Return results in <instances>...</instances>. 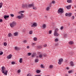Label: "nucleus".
I'll list each match as a JSON object with an SVG mask.
<instances>
[{
    "instance_id": "obj_6",
    "label": "nucleus",
    "mask_w": 76,
    "mask_h": 76,
    "mask_svg": "<svg viewBox=\"0 0 76 76\" xmlns=\"http://www.w3.org/2000/svg\"><path fill=\"white\" fill-rule=\"evenodd\" d=\"M58 61V64L60 65L61 64V63L63 62V59L61 58Z\"/></svg>"
},
{
    "instance_id": "obj_3",
    "label": "nucleus",
    "mask_w": 76,
    "mask_h": 76,
    "mask_svg": "<svg viewBox=\"0 0 76 76\" xmlns=\"http://www.w3.org/2000/svg\"><path fill=\"white\" fill-rule=\"evenodd\" d=\"M29 7H33V10H37V8L36 7H34V4H29Z\"/></svg>"
},
{
    "instance_id": "obj_60",
    "label": "nucleus",
    "mask_w": 76,
    "mask_h": 76,
    "mask_svg": "<svg viewBox=\"0 0 76 76\" xmlns=\"http://www.w3.org/2000/svg\"><path fill=\"white\" fill-rule=\"evenodd\" d=\"M18 72L19 73V70H18Z\"/></svg>"
},
{
    "instance_id": "obj_16",
    "label": "nucleus",
    "mask_w": 76,
    "mask_h": 76,
    "mask_svg": "<svg viewBox=\"0 0 76 76\" xmlns=\"http://www.w3.org/2000/svg\"><path fill=\"white\" fill-rule=\"evenodd\" d=\"M15 48L16 50H17V51H18L19 50V48L18 47H15Z\"/></svg>"
},
{
    "instance_id": "obj_62",
    "label": "nucleus",
    "mask_w": 76,
    "mask_h": 76,
    "mask_svg": "<svg viewBox=\"0 0 76 76\" xmlns=\"http://www.w3.org/2000/svg\"><path fill=\"white\" fill-rule=\"evenodd\" d=\"M20 72H21L20 70L19 69V73H20Z\"/></svg>"
},
{
    "instance_id": "obj_28",
    "label": "nucleus",
    "mask_w": 76,
    "mask_h": 76,
    "mask_svg": "<svg viewBox=\"0 0 76 76\" xmlns=\"http://www.w3.org/2000/svg\"><path fill=\"white\" fill-rule=\"evenodd\" d=\"M58 31V29L57 28H56L55 29L54 32H57Z\"/></svg>"
},
{
    "instance_id": "obj_49",
    "label": "nucleus",
    "mask_w": 76,
    "mask_h": 76,
    "mask_svg": "<svg viewBox=\"0 0 76 76\" xmlns=\"http://www.w3.org/2000/svg\"><path fill=\"white\" fill-rule=\"evenodd\" d=\"M52 3H53V4H55L56 2H55V1H52Z\"/></svg>"
},
{
    "instance_id": "obj_10",
    "label": "nucleus",
    "mask_w": 76,
    "mask_h": 76,
    "mask_svg": "<svg viewBox=\"0 0 76 76\" xmlns=\"http://www.w3.org/2000/svg\"><path fill=\"white\" fill-rule=\"evenodd\" d=\"M54 36L55 37H57L59 34H58L57 32H54Z\"/></svg>"
},
{
    "instance_id": "obj_18",
    "label": "nucleus",
    "mask_w": 76,
    "mask_h": 76,
    "mask_svg": "<svg viewBox=\"0 0 76 76\" xmlns=\"http://www.w3.org/2000/svg\"><path fill=\"white\" fill-rule=\"evenodd\" d=\"M41 72V71L40 70H39L38 69H37L36 70V72L37 73H39Z\"/></svg>"
},
{
    "instance_id": "obj_51",
    "label": "nucleus",
    "mask_w": 76,
    "mask_h": 76,
    "mask_svg": "<svg viewBox=\"0 0 76 76\" xmlns=\"http://www.w3.org/2000/svg\"><path fill=\"white\" fill-rule=\"evenodd\" d=\"M3 54V52H2L1 53H0V55H2Z\"/></svg>"
},
{
    "instance_id": "obj_9",
    "label": "nucleus",
    "mask_w": 76,
    "mask_h": 76,
    "mask_svg": "<svg viewBox=\"0 0 76 76\" xmlns=\"http://www.w3.org/2000/svg\"><path fill=\"white\" fill-rule=\"evenodd\" d=\"M46 26H47L46 24H44L42 26V28L43 29H45V28H46Z\"/></svg>"
},
{
    "instance_id": "obj_54",
    "label": "nucleus",
    "mask_w": 76,
    "mask_h": 76,
    "mask_svg": "<svg viewBox=\"0 0 76 76\" xmlns=\"http://www.w3.org/2000/svg\"><path fill=\"white\" fill-rule=\"evenodd\" d=\"M29 48H30L29 47V46H28L27 47V49H29Z\"/></svg>"
},
{
    "instance_id": "obj_19",
    "label": "nucleus",
    "mask_w": 76,
    "mask_h": 76,
    "mask_svg": "<svg viewBox=\"0 0 76 76\" xmlns=\"http://www.w3.org/2000/svg\"><path fill=\"white\" fill-rule=\"evenodd\" d=\"M67 1L68 3H71L72 2V0H67Z\"/></svg>"
},
{
    "instance_id": "obj_41",
    "label": "nucleus",
    "mask_w": 76,
    "mask_h": 76,
    "mask_svg": "<svg viewBox=\"0 0 76 76\" xmlns=\"http://www.w3.org/2000/svg\"><path fill=\"white\" fill-rule=\"evenodd\" d=\"M10 16H11V17H14V15H13V14H11Z\"/></svg>"
},
{
    "instance_id": "obj_27",
    "label": "nucleus",
    "mask_w": 76,
    "mask_h": 76,
    "mask_svg": "<svg viewBox=\"0 0 76 76\" xmlns=\"http://www.w3.org/2000/svg\"><path fill=\"white\" fill-rule=\"evenodd\" d=\"M50 7H47V8H46V10H47V11H49V9H50Z\"/></svg>"
},
{
    "instance_id": "obj_5",
    "label": "nucleus",
    "mask_w": 76,
    "mask_h": 76,
    "mask_svg": "<svg viewBox=\"0 0 76 76\" xmlns=\"http://www.w3.org/2000/svg\"><path fill=\"white\" fill-rule=\"evenodd\" d=\"M19 19H22V18H25V15L24 14L22 13L19 14Z\"/></svg>"
},
{
    "instance_id": "obj_56",
    "label": "nucleus",
    "mask_w": 76,
    "mask_h": 76,
    "mask_svg": "<svg viewBox=\"0 0 76 76\" xmlns=\"http://www.w3.org/2000/svg\"><path fill=\"white\" fill-rule=\"evenodd\" d=\"M66 69H67V70H69V68L67 67Z\"/></svg>"
},
{
    "instance_id": "obj_38",
    "label": "nucleus",
    "mask_w": 76,
    "mask_h": 76,
    "mask_svg": "<svg viewBox=\"0 0 76 76\" xmlns=\"http://www.w3.org/2000/svg\"><path fill=\"white\" fill-rule=\"evenodd\" d=\"M72 20H73V19H75V16H72Z\"/></svg>"
},
{
    "instance_id": "obj_12",
    "label": "nucleus",
    "mask_w": 76,
    "mask_h": 76,
    "mask_svg": "<svg viewBox=\"0 0 76 76\" xmlns=\"http://www.w3.org/2000/svg\"><path fill=\"white\" fill-rule=\"evenodd\" d=\"M9 15H5L4 16V19H6L7 18H9Z\"/></svg>"
},
{
    "instance_id": "obj_7",
    "label": "nucleus",
    "mask_w": 76,
    "mask_h": 76,
    "mask_svg": "<svg viewBox=\"0 0 76 76\" xmlns=\"http://www.w3.org/2000/svg\"><path fill=\"white\" fill-rule=\"evenodd\" d=\"M62 8H59L58 10V13H63L64 12Z\"/></svg>"
},
{
    "instance_id": "obj_50",
    "label": "nucleus",
    "mask_w": 76,
    "mask_h": 76,
    "mask_svg": "<svg viewBox=\"0 0 76 76\" xmlns=\"http://www.w3.org/2000/svg\"><path fill=\"white\" fill-rule=\"evenodd\" d=\"M72 71H69L68 72L69 73H72Z\"/></svg>"
},
{
    "instance_id": "obj_32",
    "label": "nucleus",
    "mask_w": 76,
    "mask_h": 76,
    "mask_svg": "<svg viewBox=\"0 0 76 76\" xmlns=\"http://www.w3.org/2000/svg\"><path fill=\"white\" fill-rule=\"evenodd\" d=\"M39 58H42V54L39 55Z\"/></svg>"
},
{
    "instance_id": "obj_17",
    "label": "nucleus",
    "mask_w": 76,
    "mask_h": 76,
    "mask_svg": "<svg viewBox=\"0 0 76 76\" xmlns=\"http://www.w3.org/2000/svg\"><path fill=\"white\" fill-rule=\"evenodd\" d=\"M42 47V46H38L37 47V49H41Z\"/></svg>"
},
{
    "instance_id": "obj_31",
    "label": "nucleus",
    "mask_w": 76,
    "mask_h": 76,
    "mask_svg": "<svg viewBox=\"0 0 76 76\" xmlns=\"http://www.w3.org/2000/svg\"><path fill=\"white\" fill-rule=\"evenodd\" d=\"M32 33H33V31L32 30L30 31L29 32V34H32Z\"/></svg>"
},
{
    "instance_id": "obj_33",
    "label": "nucleus",
    "mask_w": 76,
    "mask_h": 76,
    "mask_svg": "<svg viewBox=\"0 0 76 76\" xmlns=\"http://www.w3.org/2000/svg\"><path fill=\"white\" fill-rule=\"evenodd\" d=\"M8 36L9 37H10L11 36H12V34L11 33H10L8 34Z\"/></svg>"
},
{
    "instance_id": "obj_61",
    "label": "nucleus",
    "mask_w": 76,
    "mask_h": 76,
    "mask_svg": "<svg viewBox=\"0 0 76 76\" xmlns=\"http://www.w3.org/2000/svg\"><path fill=\"white\" fill-rule=\"evenodd\" d=\"M65 76H68V75L67 74H66Z\"/></svg>"
},
{
    "instance_id": "obj_24",
    "label": "nucleus",
    "mask_w": 76,
    "mask_h": 76,
    "mask_svg": "<svg viewBox=\"0 0 76 76\" xmlns=\"http://www.w3.org/2000/svg\"><path fill=\"white\" fill-rule=\"evenodd\" d=\"M70 64L72 66H73V62L72 61H71L70 62Z\"/></svg>"
},
{
    "instance_id": "obj_11",
    "label": "nucleus",
    "mask_w": 76,
    "mask_h": 76,
    "mask_svg": "<svg viewBox=\"0 0 76 76\" xmlns=\"http://www.w3.org/2000/svg\"><path fill=\"white\" fill-rule=\"evenodd\" d=\"M12 55H11V54L9 55L8 56H7V58L8 59H10L11 58H12Z\"/></svg>"
},
{
    "instance_id": "obj_20",
    "label": "nucleus",
    "mask_w": 76,
    "mask_h": 76,
    "mask_svg": "<svg viewBox=\"0 0 76 76\" xmlns=\"http://www.w3.org/2000/svg\"><path fill=\"white\" fill-rule=\"evenodd\" d=\"M72 15V13H68V16L70 17V16H71Z\"/></svg>"
},
{
    "instance_id": "obj_52",
    "label": "nucleus",
    "mask_w": 76,
    "mask_h": 76,
    "mask_svg": "<svg viewBox=\"0 0 76 76\" xmlns=\"http://www.w3.org/2000/svg\"><path fill=\"white\" fill-rule=\"evenodd\" d=\"M16 18L19 19V16H17L16 17Z\"/></svg>"
},
{
    "instance_id": "obj_36",
    "label": "nucleus",
    "mask_w": 76,
    "mask_h": 76,
    "mask_svg": "<svg viewBox=\"0 0 76 76\" xmlns=\"http://www.w3.org/2000/svg\"><path fill=\"white\" fill-rule=\"evenodd\" d=\"M4 46H6V45H7V43L6 42H4Z\"/></svg>"
},
{
    "instance_id": "obj_1",
    "label": "nucleus",
    "mask_w": 76,
    "mask_h": 76,
    "mask_svg": "<svg viewBox=\"0 0 76 76\" xmlns=\"http://www.w3.org/2000/svg\"><path fill=\"white\" fill-rule=\"evenodd\" d=\"M1 71L2 72V73H4L5 75H7V72H8V71L5 70V67L4 66H2L1 67Z\"/></svg>"
},
{
    "instance_id": "obj_15",
    "label": "nucleus",
    "mask_w": 76,
    "mask_h": 76,
    "mask_svg": "<svg viewBox=\"0 0 76 76\" xmlns=\"http://www.w3.org/2000/svg\"><path fill=\"white\" fill-rule=\"evenodd\" d=\"M66 8L68 10L70 9L71 8V6L70 5H69L66 7Z\"/></svg>"
},
{
    "instance_id": "obj_40",
    "label": "nucleus",
    "mask_w": 76,
    "mask_h": 76,
    "mask_svg": "<svg viewBox=\"0 0 76 76\" xmlns=\"http://www.w3.org/2000/svg\"><path fill=\"white\" fill-rule=\"evenodd\" d=\"M11 64H15V62H12Z\"/></svg>"
},
{
    "instance_id": "obj_34",
    "label": "nucleus",
    "mask_w": 76,
    "mask_h": 76,
    "mask_svg": "<svg viewBox=\"0 0 76 76\" xmlns=\"http://www.w3.org/2000/svg\"><path fill=\"white\" fill-rule=\"evenodd\" d=\"M28 56H31V55L32 54V53H28Z\"/></svg>"
},
{
    "instance_id": "obj_14",
    "label": "nucleus",
    "mask_w": 76,
    "mask_h": 76,
    "mask_svg": "<svg viewBox=\"0 0 76 76\" xmlns=\"http://www.w3.org/2000/svg\"><path fill=\"white\" fill-rule=\"evenodd\" d=\"M73 43L74 42L72 41H70L69 42V44H70V45H72L73 44Z\"/></svg>"
},
{
    "instance_id": "obj_42",
    "label": "nucleus",
    "mask_w": 76,
    "mask_h": 76,
    "mask_svg": "<svg viewBox=\"0 0 76 76\" xmlns=\"http://www.w3.org/2000/svg\"><path fill=\"white\" fill-rule=\"evenodd\" d=\"M25 32H26V30L25 29H23V33H25Z\"/></svg>"
},
{
    "instance_id": "obj_25",
    "label": "nucleus",
    "mask_w": 76,
    "mask_h": 76,
    "mask_svg": "<svg viewBox=\"0 0 76 76\" xmlns=\"http://www.w3.org/2000/svg\"><path fill=\"white\" fill-rule=\"evenodd\" d=\"M25 11H21L19 12V14H20V13H24Z\"/></svg>"
},
{
    "instance_id": "obj_4",
    "label": "nucleus",
    "mask_w": 76,
    "mask_h": 76,
    "mask_svg": "<svg viewBox=\"0 0 76 76\" xmlns=\"http://www.w3.org/2000/svg\"><path fill=\"white\" fill-rule=\"evenodd\" d=\"M29 4L28 5L27 4H25V5H22V7L23 8H25V7H26V8H28V7H29Z\"/></svg>"
},
{
    "instance_id": "obj_30",
    "label": "nucleus",
    "mask_w": 76,
    "mask_h": 76,
    "mask_svg": "<svg viewBox=\"0 0 76 76\" xmlns=\"http://www.w3.org/2000/svg\"><path fill=\"white\" fill-rule=\"evenodd\" d=\"M34 41H37V37L34 38Z\"/></svg>"
},
{
    "instance_id": "obj_23",
    "label": "nucleus",
    "mask_w": 76,
    "mask_h": 76,
    "mask_svg": "<svg viewBox=\"0 0 76 76\" xmlns=\"http://www.w3.org/2000/svg\"><path fill=\"white\" fill-rule=\"evenodd\" d=\"M50 69H53V66L52 65H51L49 66V67Z\"/></svg>"
},
{
    "instance_id": "obj_59",
    "label": "nucleus",
    "mask_w": 76,
    "mask_h": 76,
    "mask_svg": "<svg viewBox=\"0 0 76 76\" xmlns=\"http://www.w3.org/2000/svg\"><path fill=\"white\" fill-rule=\"evenodd\" d=\"M74 8H76V5H75L74 6Z\"/></svg>"
},
{
    "instance_id": "obj_63",
    "label": "nucleus",
    "mask_w": 76,
    "mask_h": 76,
    "mask_svg": "<svg viewBox=\"0 0 76 76\" xmlns=\"http://www.w3.org/2000/svg\"><path fill=\"white\" fill-rule=\"evenodd\" d=\"M49 6L50 7H51V5L50 4V6Z\"/></svg>"
},
{
    "instance_id": "obj_64",
    "label": "nucleus",
    "mask_w": 76,
    "mask_h": 76,
    "mask_svg": "<svg viewBox=\"0 0 76 76\" xmlns=\"http://www.w3.org/2000/svg\"><path fill=\"white\" fill-rule=\"evenodd\" d=\"M75 11H76V10H75Z\"/></svg>"
},
{
    "instance_id": "obj_8",
    "label": "nucleus",
    "mask_w": 76,
    "mask_h": 76,
    "mask_svg": "<svg viewBox=\"0 0 76 76\" xmlns=\"http://www.w3.org/2000/svg\"><path fill=\"white\" fill-rule=\"evenodd\" d=\"M37 26V24L36 23H34L31 26V27L33 28L34 27H36Z\"/></svg>"
},
{
    "instance_id": "obj_35",
    "label": "nucleus",
    "mask_w": 76,
    "mask_h": 76,
    "mask_svg": "<svg viewBox=\"0 0 76 76\" xmlns=\"http://www.w3.org/2000/svg\"><path fill=\"white\" fill-rule=\"evenodd\" d=\"M55 42H58V39H56L55 40Z\"/></svg>"
},
{
    "instance_id": "obj_21",
    "label": "nucleus",
    "mask_w": 76,
    "mask_h": 76,
    "mask_svg": "<svg viewBox=\"0 0 76 76\" xmlns=\"http://www.w3.org/2000/svg\"><path fill=\"white\" fill-rule=\"evenodd\" d=\"M35 63H38L39 61V59H36L35 60Z\"/></svg>"
},
{
    "instance_id": "obj_58",
    "label": "nucleus",
    "mask_w": 76,
    "mask_h": 76,
    "mask_svg": "<svg viewBox=\"0 0 76 76\" xmlns=\"http://www.w3.org/2000/svg\"><path fill=\"white\" fill-rule=\"evenodd\" d=\"M35 76H41V75H36Z\"/></svg>"
},
{
    "instance_id": "obj_47",
    "label": "nucleus",
    "mask_w": 76,
    "mask_h": 76,
    "mask_svg": "<svg viewBox=\"0 0 76 76\" xmlns=\"http://www.w3.org/2000/svg\"><path fill=\"white\" fill-rule=\"evenodd\" d=\"M66 16H68V13H66L65 14Z\"/></svg>"
},
{
    "instance_id": "obj_26",
    "label": "nucleus",
    "mask_w": 76,
    "mask_h": 76,
    "mask_svg": "<svg viewBox=\"0 0 76 76\" xmlns=\"http://www.w3.org/2000/svg\"><path fill=\"white\" fill-rule=\"evenodd\" d=\"M2 6H3V3L1 2L0 3V8L2 7Z\"/></svg>"
},
{
    "instance_id": "obj_45",
    "label": "nucleus",
    "mask_w": 76,
    "mask_h": 76,
    "mask_svg": "<svg viewBox=\"0 0 76 76\" xmlns=\"http://www.w3.org/2000/svg\"><path fill=\"white\" fill-rule=\"evenodd\" d=\"M63 28H64V27H63V26H62V27H61V30H62L63 29Z\"/></svg>"
},
{
    "instance_id": "obj_13",
    "label": "nucleus",
    "mask_w": 76,
    "mask_h": 76,
    "mask_svg": "<svg viewBox=\"0 0 76 76\" xmlns=\"http://www.w3.org/2000/svg\"><path fill=\"white\" fill-rule=\"evenodd\" d=\"M19 62L20 63H22L23 62V59L22 58H20L19 60Z\"/></svg>"
},
{
    "instance_id": "obj_53",
    "label": "nucleus",
    "mask_w": 76,
    "mask_h": 76,
    "mask_svg": "<svg viewBox=\"0 0 76 76\" xmlns=\"http://www.w3.org/2000/svg\"><path fill=\"white\" fill-rule=\"evenodd\" d=\"M3 22V20L0 19V22Z\"/></svg>"
},
{
    "instance_id": "obj_2",
    "label": "nucleus",
    "mask_w": 76,
    "mask_h": 76,
    "mask_svg": "<svg viewBox=\"0 0 76 76\" xmlns=\"http://www.w3.org/2000/svg\"><path fill=\"white\" fill-rule=\"evenodd\" d=\"M16 23L15 21L12 22V23L10 24V26L11 28H13V27L16 26Z\"/></svg>"
},
{
    "instance_id": "obj_37",
    "label": "nucleus",
    "mask_w": 76,
    "mask_h": 76,
    "mask_svg": "<svg viewBox=\"0 0 76 76\" xmlns=\"http://www.w3.org/2000/svg\"><path fill=\"white\" fill-rule=\"evenodd\" d=\"M49 34H51V33H52V30H50L49 32Z\"/></svg>"
},
{
    "instance_id": "obj_39",
    "label": "nucleus",
    "mask_w": 76,
    "mask_h": 76,
    "mask_svg": "<svg viewBox=\"0 0 76 76\" xmlns=\"http://www.w3.org/2000/svg\"><path fill=\"white\" fill-rule=\"evenodd\" d=\"M23 42L24 43H26L27 42V41L26 40H25L23 41Z\"/></svg>"
},
{
    "instance_id": "obj_43",
    "label": "nucleus",
    "mask_w": 76,
    "mask_h": 76,
    "mask_svg": "<svg viewBox=\"0 0 76 76\" xmlns=\"http://www.w3.org/2000/svg\"><path fill=\"white\" fill-rule=\"evenodd\" d=\"M35 44H36V43H32L31 44V45H35Z\"/></svg>"
},
{
    "instance_id": "obj_44",
    "label": "nucleus",
    "mask_w": 76,
    "mask_h": 76,
    "mask_svg": "<svg viewBox=\"0 0 76 76\" xmlns=\"http://www.w3.org/2000/svg\"><path fill=\"white\" fill-rule=\"evenodd\" d=\"M58 43H57L55 45V46L56 47L58 46Z\"/></svg>"
},
{
    "instance_id": "obj_22",
    "label": "nucleus",
    "mask_w": 76,
    "mask_h": 76,
    "mask_svg": "<svg viewBox=\"0 0 76 76\" xmlns=\"http://www.w3.org/2000/svg\"><path fill=\"white\" fill-rule=\"evenodd\" d=\"M14 36H18V33H16L15 32V33H14Z\"/></svg>"
},
{
    "instance_id": "obj_48",
    "label": "nucleus",
    "mask_w": 76,
    "mask_h": 76,
    "mask_svg": "<svg viewBox=\"0 0 76 76\" xmlns=\"http://www.w3.org/2000/svg\"><path fill=\"white\" fill-rule=\"evenodd\" d=\"M47 46V45L46 44H45L44 45V47H46Z\"/></svg>"
},
{
    "instance_id": "obj_57",
    "label": "nucleus",
    "mask_w": 76,
    "mask_h": 76,
    "mask_svg": "<svg viewBox=\"0 0 76 76\" xmlns=\"http://www.w3.org/2000/svg\"><path fill=\"white\" fill-rule=\"evenodd\" d=\"M34 56H35L34 55H32V57H34Z\"/></svg>"
},
{
    "instance_id": "obj_29",
    "label": "nucleus",
    "mask_w": 76,
    "mask_h": 76,
    "mask_svg": "<svg viewBox=\"0 0 76 76\" xmlns=\"http://www.w3.org/2000/svg\"><path fill=\"white\" fill-rule=\"evenodd\" d=\"M41 68H44H44H45V66H44V65H43L41 64Z\"/></svg>"
},
{
    "instance_id": "obj_55",
    "label": "nucleus",
    "mask_w": 76,
    "mask_h": 76,
    "mask_svg": "<svg viewBox=\"0 0 76 76\" xmlns=\"http://www.w3.org/2000/svg\"><path fill=\"white\" fill-rule=\"evenodd\" d=\"M64 37L65 38H66L67 37V34H65L64 35Z\"/></svg>"
},
{
    "instance_id": "obj_46",
    "label": "nucleus",
    "mask_w": 76,
    "mask_h": 76,
    "mask_svg": "<svg viewBox=\"0 0 76 76\" xmlns=\"http://www.w3.org/2000/svg\"><path fill=\"white\" fill-rule=\"evenodd\" d=\"M27 76H31V74H28Z\"/></svg>"
}]
</instances>
